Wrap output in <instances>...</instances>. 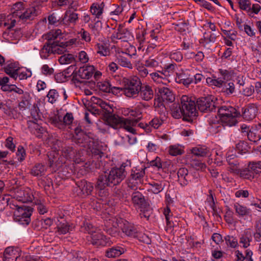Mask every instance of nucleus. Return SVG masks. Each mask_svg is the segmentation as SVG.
<instances>
[{"label": "nucleus", "instance_id": "1", "mask_svg": "<svg viewBox=\"0 0 261 261\" xmlns=\"http://www.w3.org/2000/svg\"><path fill=\"white\" fill-rule=\"evenodd\" d=\"M218 113L222 124L229 127L237 123V117L240 114L234 108L230 106L219 107Z\"/></svg>", "mask_w": 261, "mask_h": 261}, {"label": "nucleus", "instance_id": "2", "mask_svg": "<svg viewBox=\"0 0 261 261\" xmlns=\"http://www.w3.org/2000/svg\"><path fill=\"white\" fill-rule=\"evenodd\" d=\"M124 88L123 92L127 97L135 98L139 96L140 86L142 85L140 78L137 76L123 79Z\"/></svg>", "mask_w": 261, "mask_h": 261}, {"label": "nucleus", "instance_id": "3", "mask_svg": "<svg viewBox=\"0 0 261 261\" xmlns=\"http://www.w3.org/2000/svg\"><path fill=\"white\" fill-rule=\"evenodd\" d=\"M177 181L181 187L190 184H196L199 180V174L197 171L191 172L187 168H180L177 172Z\"/></svg>", "mask_w": 261, "mask_h": 261}, {"label": "nucleus", "instance_id": "4", "mask_svg": "<svg viewBox=\"0 0 261 261\" xmlns=\"http://www.w3.org/2000/svg\"><path fill=\"white\" fill-rule=\"evenodd\" d=\"M180 103L184 112V119L189 121L197 116L195 102L187 95H182Z\"/></svg>", "mask_w": 261, "mask_h": 261}, {"label": "nucleus", "instance_id": "5", "mask_svg": "<svg viewBox=\"0 0 261 261\" xmlns=\"http://www.w3.org/2000/svg\"><path fill=\"white\" fill-rule=\"evenodd\" d=\"M130 162L127 161L122 163L119 168H112L108 173L109 180L112 186L120 184L124 179L126 175L125 168L126 167H130Z\"/></svg>", "mask_w": 261, "mask_h": 261}, {"label": "nucleus", "instance_id": "6", "mask_svg": "<svg viewBox=\"0 0 261 261\" xmlns=\"http://www.w3.org/2000/svg\"><path fill=\"white\" fill-rule=\"evenodd\" d=\"M95 67L93 65H85L72 73V82L76 85L84 83V80H89L93 75Z\"/></svg>", "mask_w": 261, "mask_h": 261}, {"label": "nucleus", "instance_id": "7", "mask_svg": "<svg viewBox=\"0 0 261 261\" xmlns=\"http://www.w3.org/2000/svg\"><path fill=\"white\" fill-rule=\"evenodd\" d=\"M197 106L202 112H212L219 107L217 99L212 95L199 98L197 101Z\"/></svg>", "mask_w": 261, "mask_h": 261}, {"label": "nucleus", "instance_id": "8", "mask_svg": "<svg viewBox=\"0 0 261 261\" xmlns=\"http://www.w3.org/2000/svg\"><path fill=\"white\" fill-rule=\"evenodd\" d=\"M14 197L22 203L32 202L34 199L33 191L29 188L16 189Z\"/></svg>", "mask_w": 261, "mask_h": 261}, {"label": "nucleus", "instance_id": "9", "mask_svg": "<svg viewBox=\"0 0 261 261\" xmlns=\"http://www.w3.org/2000/svg\"><path fill=\"white\" fill-rule=\"evenodd\" d=\"M62 51L56 42H46L40 51L42 59H46L52 54H60Z\"/></svg>", "mask_w": 261, "mask_h": 261}, {"label": "nucleus", "instance_id": "10", "mask_svg": "<svg viewBox=\"0 0 261 261\" xmlns=\"http://www.w3.org/2000/svg\"><path fill=\"white\" fill-rule=\"evenodd\" d=\"M112 186L109 180L108 173L105 172L103 174L99 176L95 188L97 190H99V195L103 196L107 195V191L105 190V188L107 187Z\"/></svg>", "mask_w": 261, "mask_h": 261}, {"label": "nucleus", "instance_id": "11", "mask_svg": "<svg viewBox=\"0 0 261 261\" xmlns=\"http://www.w3.org/2000/svg\"><path fill=\"white\" fill-rule=\"evenodd\" d=\"M131 200L133 205L136 208L144 209L149 205L144 196L139 191H136L132 193Z\"/></svg>", "mask_w": 261, "mask_h": 261}, {"label": "nucleus", "instance_id": "12", "mask_svg": "<svg viewBox=\"0 0 261 261\" xmlns=\"http://www.w3.org/2000/svg\"><path fill=\"white\" fill-rule=\"evenodd\" d=\"M140 124H142V122H139L138 119L124 118L121 128L128 132L135 134L137 133L138 128H141Z\"/></svg>", "mask_w": 261, "mask_h": 261}, {"label": "nucleus", "instance_id": "13", "mask_svg": "<svg viewBox=\"0 0 261 261\" xmlns=\"http://www.w3.org/2000/svg\"><path fill=\"white\" fill-rule=\"evenodd\" d=\"M243 117L248 121L252 120L255 118L258 113V107L256 104L250 103L243 109Z\"/></svg>", "mask_w": 261, "mask_h": 261}, {"label": "nucleus", "instance_id": "14", "mask_svg": "<svg viewBox=\"0 0 261 261\" xmlns=\"http://www.w3.org/2000/svg\"><path fill=\"white\" fill-rule=\"evenodd\" d=\"M75 131L76 133L75 138L77 141V143L82 144V146L85 147L87 146L89 149H91L92 147L93 140L90 139L83 132H79L78 129H76Z\"/></svg>", "mask_w": 261, "mask_h": 261}, {"label": "nucleus", "instance_id": "15", "mask_svg": "<svg viewBox=\"0 0 261 261\" xmlns=\"http://www.w3.org/2000/svg\"><path fill=\"white\" fill-rule=\"evenodd\" d=\"M91 242L93 245L97 246H106L110 245L109 239L99 232L94 231L90 236Z\"/></svg>", "mask_w": 261, "mask_h": 261}, {"label": "nucleus", "instance_id": "16", "mask_svg": "<svg viewBox=\"0 0 261 261\" xmlns=\"http://www.w3.org/2000/svg\"><path fill=\"white\" fill-rule=\"evenodd\" d=\"M21 16L18 18V21L25 22L27 20L33 19L38 14V11L35 7H32L24 9L22 12Z\"/></svg>", "mask_w": 261, "mask_h": 261}, {"label": "nucleus", "instance_id": "17", "mask_svg": "<svg viewBox=\"0 0 261 261\" xmlns=\"http://www.w3.org/2000/svg\"><path fill=\"white\" fill-rule=\"evenodd\" d=\"M20 256L19 249L10 246L6 248L4 252V261H16Z\"/></svg>", "mask_w": 261, "mask_h": 261}, {"label": "nucleus", "instance_id": "18", "mask_svg": "<svg viewBox=\"0 0 261 261\" xmlns=\"http://www.w3.org/2000/svg\"><path fill=\"white\" fill-rule=\"evenodd\" d=\"M163 120L158 117L153 118L148 123H142L140 124L141 128L145 130L147 133L152 131V129L158 128L162 124Z\"/></svg>", "mask_w": 261, "mask_h": 261}, {"label": "nucleus", "instance_id": "19", "mask_svg": "<svg viewBox=\"0 0 261 261\" xmlns=\"http://www.w3.org/2000/svg\"><path fill=\"white\" fill-rule=\"evenodd\" d=\"M252 242V234L250 231L245 230L239 236V245L243 248H247Z\"/></svg>", "mask_w": 261, "mask_h": 261}, {"label": "nucleus", "instance_id": "20", "mask_svg": "<svg viewBox=\"0 0 261 261\" xmlns=\"http://www.w3.org/2000/svg\"><path fill=\"white\" fill-rule=\"evenodd\" d=\"M157 90L164 101L172 102L174 100V95L172 91L168 88L165 86H159L157 88Z\"/></svg>", "mask_w": 261, "mask_h": 261}, {"label": "nucleus", "instance_id": "21", "mask_svg": "<svg viewBox=\"0 0 261 261\" xmlns=\"http://www.w3.org/2000/svg\"><path fill=\"white\" fill-rule=\"evenodd\" d=\"M95 49L100 56L107 57L111 54L110 44L107 41H99L96 44Z\"/></svg>", "mask_w": 261, "mask_h": 261}, {"label": "nucleus", "instance_id": "22", "mask_svg": "<svg viewBox=\"0 0 261 261\" xmlns=\"http://www.w3.org/2000/svg\"><path fill=\"white\" fill-rule=\"evenodd\" d=\"M149 76L153 82L159 84V86H162L161 84L165 85L169 82L163 71L158 70L156 72L150 73Z\"/></svg>", "mask_w": 261, "mask_h": 261}, {"label": "nucleus", "instance_id": "23", "mask_svg": "<svg viewBox=\"0 0 261 261\" xmlns=\"http://www.w3.org/2000/svg\"><path fill=\"white\" fill-rule=\"evenodd\" d=\"M248 139L252 142H256L261 139V124L252 126L248 133Z\"/></svg>", "mask_w": 261, "mask_h": 261}, {"label": "nucleus", "instance_id": "24", "mask_svg": "<svg viewBox=\"0 0 261 261\" xmlns=\"http://www.w3.org/2000/svg\"><path fill=\"white\" fill-rule=\"evenodd\" d=\"M15 207V210L14 212V216L17 217H31L32 215V209L30 207H27L25 205H13Z\"/></svg>", "mask_w": 261, "mask_h": 261}, {"label": "nucleus", "instance_id": "25", "mask_svg": "<svg viewBox=\"0 0 261 261\" xmlns=\"http://www.w3.org/2000/svg\"><path fill=\"white\" fill-rule=\"evenodd\" d=\"M139 96L142 100L149 101L153 97V91L152 88L149 85H144L140 86V92Z\"/></svg>", "mask_w": 261, "mask_h": 261}, {"label": "nucleus", "instance_id": "26", "mask_svg": "<svg viewBox=\"0 0 261 261\" xmlns=\"http://www.w3.org/2000/svg\"><path fill=\"white\" fill-rule=\"evenodd\" d=\"M126 251L123 245L116 246L108 249L106 251V255L108 257H116L119 256Z\"/></svg>", "mask_w": 261, "mask_h": 261}, {"label": "nucleus", "instance_id": "27", "mask_svg": "<svg viewBox=\"0 0 261 261\" xmlns=\"http://www.w3.org/2000/svg\"><path fill=\"white\" fill-rule=\"evenodd\" d=\"M219 32L214 33L211 31L205 32L203 38L200 40L199 42L203 45L209 43H214L216 41L217 38L219 36Z\"/></svg>", "mask_w": 261, "mask_h": 261}, {"label": "nucleus", "instance_id": "28", "mask_svg": "<svg viewBox=\"0 0 261 261\" xmlns=\"http://www.w3.org/2000/svg\"><path fill=\"white\" fill-rule=\"evenodd\" d=\"M77 185L83 195H89L93 190L92 183L88 182L86 180H81L77 182Z\"/></svg>", "mask_w": 261, "mask_h": 261}, {"label": "nucleus", "instance_id": "29", "mask_svg": "<svg viewBox=\"0 0 261 261\" xmlns=\"http://www.w3.org/2000/svg\"><path fill=\"white\" fill-rule=\"evenodd\" d=\"M37 121L29 120L28 121V127L30 131L38 137H40L44 132L43 127L37 122Z\"/></svg>", "mask_w": 261, "mask_h": 261}, {"label": "nucleus", "instance_id": "30", "mask_svg": "<svg viewBox=\"0 0 261 261\" xmlns=\"http://www.w3.org/2000/svg\"><path fill=\"white\" fill-rule=\"evenodd\" d=\"M18 69L19 67L16 63H10L5 67V71L11 77L16 80L18 77Z\"/></svg>", "mask_w": 261, "mask_h": 261}, {"label": "nucleus", "instance_id": "31", "mask_svg": "<svg viewBox=\"0 0 261 261\" xmlns=\"http://www.w3.org/2000/svg\"><path fill=\"white\" fill-rule=\"evenodd\" d=\"M233 208L236 214L239 217L249 216L251 214V211L249 208L237 202L234 203Z\"/></svg>", "mask_w": 261, "mask_h": 261}, {"label": "nucleus", "instance_id": "32", "mask_svg": "<svg viewBox=\"0 0 261 261\" xmlns=\"http://www.w3.org/2000/svg\"><path fill=\"white\" fill-rule=\"evenodd\" d=\"M122 230L126 235L134 238L138 231L134 225L129 223L128 222H126V223L123 224Z\"/></svg>", "mask_w": 261, "mask_h": 261}, {"label": "nucleus", "instance_id": "33", "mask_svg": "<svg viewBox=\"0 0 261 261\" xmlns=\"http://www.w3.org/2000/svg\"><path fill=\"white\" fill-rule=\"evenodd\" d=\"M124 119V118L114 115L109 118L108 123L112 127L118 129L121 128Z\"/></svg>", "mask_w": 261, "mask_h": 261}, {"label": "nucleus", "instance_id": "34", "mask_svg": "<svg viewBox=\"0 0 261 261\" xmlns=\"http://www.w3.org/2000/svg\"><path fill=\"white\" fill-rule=\"evenodd\" d=\"M31 96L29 93L25 92L19 97L20 102L18 103V108L20 110H24L30 105Z\"/></svg>", "mask_w": 261, "mask_h": 261}, {"label": "nucleus", "instance_id": "35", "mask_svg": "<svg viewBox=\"0 0 261 261\" xmlns=\"http://www.w3.org/2000/svg\"><path fill=\"white\" fill-rule=\"evenodd\" d=\"M148 191L157 194L162 191L165 187L164 184L162 181H152L149 184Z\"/></svg>", "mask_w": 261, "mask_h": 261}, {"label": "nucleus", "instance_id": "36", "mask_svg": "<svg viewBox=\"0 0 261 261\" xmlns=\"http://www.w3.org/2000/svg\"><path fill=\"white\" fill-rule=\"evenodd\" d=\"M192 153L197 156H206L210 153V149L205 146H197L193 148Z\"/></svg>", "mask_w": 261, "mask_h": 261}, {"label": "nucleus", "instance_id": "37", "mask_svg": "<svg viewBox=\"0 0 261 261\" xmlns=\"http://www.w3.org/2000/svg\"><path fill=\"white\" fill-rule=\"evenodd\" d=\"M129 32L123 29H118L117 32H114L111 36V39L113 41L116 39L122 40L123 41H126L127 38V35Z\"/></svg>", "mask_w": 261, "mask_h": 261}, {"label": "nucleus", "instance_id": "38", "mask_svg": "<svg viewBox=\"0 0 261 261\" xmlns=\"http://www.w3.org/2000/svg\"><path fill=\"white\" fill-rule=\"evenodd\" d=\"M17 21L18 22V19L15 18L11 13L8 15L7 17L4 15L3 25L7 27L8 29L13 28Z\"/></svg>", "mask_w": 261, "mask_h": 261}, {"label": "nucleus", "instance_id": "39", "mask_svg": "<svg viewBox=\"0 0 261 261\" xmlns=\"http://www.w3.org/2000/svg\"><path fill=\"white\" fill-rule=\"evenodd\" d=\"M124 115H129L134 117L133 119H138L139 122L142 118V112L140 108H135L134 109H127L123 112Z\"/></svg>", "mask_w": 261, "mask_h": 261}, {"label": "nucleus", "instance_id": "40", "mask_svg": "<svg viewBox=\"0 0 261 261\" xmlns=\"http://www.w3.org/2000/svg\"><path fill=\"white\" fill-rule=\"evenodd\" d=\"M24 9V4L22 2H18L15 3L11 9V14L14 16L15 18L18 19L22 12Z\"/></svg>", "mask_w": 261, "mask_h": 261}, {"label": "nucleus", "instance_id": "41", "mask_svg": "<svg viewBox=\"0 0 261 261\" xmlns=\"http://www.w3.org/2000/svg\"><path fill=\"white\" fill-rule=\"evenodd\" d=\"M90 11L92 15H95L96 18L99 19L103 13L102 4H93L90 7Z\"/></svg>", "mask_w": 261, "mask_h": 261}, {"label": "nucleus", "instance_id": "42", "mask_svg": "<svg viewBox=\"0 0 261 261\" xmlns=\"http://www.w3.org/2000/svg\"><path fill=\"white\" fill-rule=\"evenodd\" d=\"M63 34L60 29L51 30L46 36V39H47V42H51L57 38H63Z\"/></svg>", "mask_w": 261, "mask_h": 261}, {"label": "nucleus", "instance_id": "43", "mask_svg": "<svg viewBox=\"0 0 261 261\" xmlns=\"http://www.w3.org/2000/svg\"><path fill=\"white\" fill-rule=\"evenodd\" d=\"M145 174V169L143 168L132 169L129 181L134 180L135 181L140 180Z\"/></svg>", "mask_w": 261, "mask_h": 261}, {"label": "nucleus", "instance_id": "44", "mask_svg": "<svg viewBox=\"0 0 261 261\" xmlns=\"http://www.w3.org/2000/svg\"><path fill=\"white\" fill-rule=\"evenodd\" d=\"M45 170L43 165L37 163L32 168L31 173L35 176H42L45 173Z\"/></svg>", "mask_w": 261, "mask_h": 261}, {"label": "nucleus", "instance_id": "45", "mask_svg": "<svg viewBox=\"0 0 261 261\" xmlns=\"http://www.w3.org/2000/svg\"><path fill=\"white\" fill-rule=\"evenodd\" d=\"M62 155L67 160L75 159V150L72 147H65L62 151Z\"/></svg>", "mask_w": 261, "mask_h": 261}, {"label": "nucleus", "instance_id": "46", "mask_svg": "<svg viewBox=\"0 0 261 261\" xmlns=\"http://www.w3.org/2000/svg\"><path fill=\"white\" fill-rule=\"evenodd\" d=\"M172 116L176 118L179 119L182 116L184 117V112H182V107L181 105L174 103L173 104L171 108Z\"/></svg>", "mask_w": 261, "mask_h": 261}, {"label": "nucleus", "instance_id": "47", "mask_svg": "<svg viewBox=\"0 0 261 261\" xmlns=\"http://www.w3.org/2000/svg\"><path fill=\"white\" fill-rule=\"evenodd\" d=\"M49 120L50 123L56 127L61 129H64V124L62 116L59 114L55 115L50 118Z\"/></svg>", "mask_w": 261, "mask_h": 261}, {"label": "nucleus", "instance_id": "48", "mask_svg": "<svg viewBox=\"0 0 261 261\" xmlns=\"http://www.w3.org/2000/svg\"><path fill=\"white\" fill-rule=\"evenodd\" d=\"M116 61L119 65L122 67H126L129 69L133 68V65L131 62L127 58L121 55L117 56Z\"/></svg>", "mask_w": 261, "mask_h": 261}, {"label": "nucleus", "instance_id": "49", "mask_svg": "<svg viewBox=\"0 0 261 261\" xmlns=\"http://www.w3.org/2000/svg\"><path fill=\"white\" fill-rule=\"evenodd\" d=\"M169 153L172 156L181 155L184 153V150L182 147L179 145H171L169 147Z\"/></svg>", "mask_w": 261, "mask_h": 261}, {"label": "nucleus", "instance_id": "50", "mask_svg": "<svg viewBox=\"0 0 261 261\" xmlns=\"http://www.w3.org/2000/svg\"><path fill=\"white\" fill-rule=\"evenodd\" d=\"M64 19L70 23L75 24L79 20V15L74 12H66L64 16Z\"/></svg>", "mask_w": 261, "mask_h": 261}, {"label": "nucleus", "instance_id": "51", "mask_svg": "<svg viewBox=\"0 0 261 261\" xmlns=\"http://www.w3.org/2000/svg\"><path fill=\"white\" fill-rule=\"evenodd\" d=\"M89 28L91 30L93 34L95 36H98L102 29V23L101 21L97 20L94 24H90L89 25Z\"/></svg>", "mask_w": 261, "mask_h": 261}, {"label": "nucleus", "instance_id": "52", "mask_svg": "<svg viewBox=\"0 0 261 261\" xmlns=\"http://www.w3.org/2000/svg\"><path fill=\"white\" fill-rule=\"evenodd\" d=\"M229 166L228 170L234 174H239L241 171L239 169V164L237 160H233L230 162H227Z\"/></svg>", "mask_w": 261, "mask_h": 261}, {"label": "nucleus", "instance_id": "53", "mask_svg": "<svg viewBox=\"0 0 261 261\" xmlns=\"http://www.w3.org/2000/svg\"><path fill=\"white\" fill-rule=\"evenodd\" d=\"M248 167L255 176L261 173V162L250 163Z\"/></svg>", "mask_w": 261, "mask_h": 261}, {"label": "nucleus", "instance_id": "54", "mask_svg": "<svg viewBox=\"0 0 261 261\" xmlns=\"http://www.w3.org/2000/svg\"><path fill=\"white\" fill-rule=\"evenodd\" d=\"M238 3L240 9L245 11L246 13L250 10L251 1L250 0H236Z\"/></svg>", "mask_w": 261, "mask_h": 261}, {"label": "nucleus", "instance_id": "55", "mask_svg": "<svg viewBox=\"0 0 261 261\" xmlns=\"http://www.w3.org/2000/svg\"><path fill=\"white\" fill-rule=\"evenodd\" d=\"M97 87L99 90L106 93H110L111 90V86L107 81L98 82Z\"/></svg>", "mask_w": 261, "mask_h": 261}, {"label": "nucleus", "instance_id": "56", "mask_svg": "<svg viewBox=\"0 0 261 261\" xmlns=\"http://www.w3.org/2000/svg\"><path fill=\"white\" fill-rule=\"evenodd\" d=\"M239 174L241 177L250 180L253 179L255 177L251 170L249 169L248 167L242 170H241Z\"/></svg>", "mask_w": 261, "mask_h": 261}, {"label": "nucleus", "instance_id": "57", "mask_svg": "<svg viewBox=\"0 0 261 261\" xmlns=\"http://www.w3.org/2000/svg\"><path fill=\"white\" fill-rule=\"evenodd\" d=\"M74 60V57L71 54H67L61 56L59 58V62L61 64H69L71 63Z\"/></svg>", "mask_w": 261, "mask_h": 261}, {"label": "nucleus", "instance_id": "58", "mask_svg": "<svg viewBox=\"0 0 261 261\" xmlns=\"http://www.w3.org/2000/svg\"><path fill=\"white\" fill-rule=\"evenodd\" d=\"M70 230V226L67 223L59 224L57 226V232L59 234H65Z\"/></svg>", "mask_w": 261, "mask_h": 261}, {"label": "nucleus", "instance_id": "59", "mask_svg": "<svg viewBox=\"0 0 261 261\" xmlns=\"http://www.w3.org/2000/svg\"><path fill=\"white\" fill-rule=\"evenodd\" d=\"M221 30L224 35V36H222V38L227 37L233 41L236 40L237 37V32L236 31L231 29L226 30L223 29H221Z\"/></svg>", "mask_w": 261, "mask_h": 261}, {"label": "nucleus", "instance_id": "60", "mask_svg": "<svg viewBox=\"0 0 261 261\" xmlns=\"http://www.w3.org/2000/svg\"><path fill=\"white\" fill-rule=\"evenodd\" d=\"M261 10V6L259 4L251 3L250 10L248 11L247 14L250 17H253L254 15H257Z\"/></svg>", "mask_w": 261, "mask_h": 261}, {"label": "nucleus", "instance_id": "61", "mask_svg": "<svg viewBox=\"0 0 261 261\" xmlns=\"http://www.w3.org/2000/svg\"><path fill=\"white\" fill-rule=\"evenodd\" d=\"M225 240L227 246L231 248H235L239 246V242L237 239L233 236H227Z\"/></svg>", "mask_w": 261, "mask_h": 261}, {"label": "nucleus", "instance_id": "62", "mask_svg": "<svg viewBox=\"0 0 261 261\" xmlns=\"http://www.w3.org/2000/svg\"><path fill=\"white\" fill-rule=\"evenodd\" d=\"M47 97L49 102L53 104L58 98L59 93L55 89H51L49 91Z\"/></svg>", "mask_w": 261, "mask_h": 261}, {"label": "nucleus", "instance_id": "63", "mask_svg": "<svg viewBox=\"0 0 261 261\" xmlns=\"http://www.w3.org/2000/svg\"><path fill=\"white\" fill-rule=\"evenodd\" d=\"M188 58H194L195 61L198 62L202 61L204 59V55L202 51H198L197 54L194 52L188 53L187 54Z\"/></svg>", "mask_w": 261, "mask_h": 261}, {"label": "nucleus", "instance_id": "64", "mask_svg": "<svg viewBox=\"0 0 261 261\" xmlns=\"http://www.w3.org/2000/svg\"><path fill=\"white\" fill-rule=\"evenodd\" d=\"M144 65L146 67L156 68L159 66V62L155 59L150 57L145 61Z\"/></svg>", "mask_w": 261, "mask_h": 261}]
</instances>
